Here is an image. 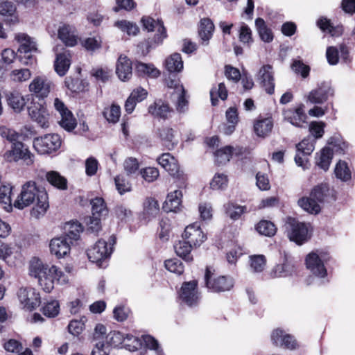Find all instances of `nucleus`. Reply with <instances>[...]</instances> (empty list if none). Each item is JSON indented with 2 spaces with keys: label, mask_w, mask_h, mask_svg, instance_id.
I'll return each instance as SVG.
<instances>
[{
  "label": "nucleus",
  "mask_w": 355,
  "mask_h": 355,
  "mask_svg": "<svg viewBox=\"0 0 355 355\" xmlns=\"http://www.w3.org/2000/svg\"><path fill=\"white\" fill-rule=\"evenodd\" d=\"M8 103L16 112L22 110L26 105L24 96L19 92H12L8 95Z\"/></svg>",
  "instance_id": "nucleus-40"
},
{
  "label": "nucleus",
  "mask_w": 355,
  "mask_h": 355,
  "mask_svg": "<svg viewBox=\"0 0 355 355\" xmlns=\"http://www.w3.org/2000/svg\"><path fill=\"white\" fill-rule=\"evenodd\" d=\"M125 334L120 331H111L105 337L107 344L110 347H117L121 345H124Z\"/></svg>",
  "instance_id": "nucleus-47"
},
{
  "label": "nucleus",
  "mask_w": 355,
  "mask_h": 355,
  "mask_svg": "<svg viewBox=\"0 0 355 355\" xmlns=\"http://www.w3.org/2000/svg\"><path fill=\"white\" fill-rule=\"evenodd\" d=\"M297 204L304 211L310 214H317L320 211V206L318 202L311 196L309 197L301 198L298 200Z\"/></svg>",
  "instance_id": "nucleus-37"
},
{
  "label": "nucleus",
  "mask_w": 355,
  "mask_h": 355,
  "mask_svg": "<svg viewBox=\"0 0 355 355\" xmlns=\"http://www.w3.org/2000/svg\"><path fill=\"white\" fill-rule=\"evenodd\" d=\"M71 245L72 243L64 236L55 237L50 241V252L58 259H61L69 253Z\"/></svg>",
  "instance_id": "nucleus-18"
},
{
  "label": "nucleus",
  "mask_w": 355,
  "mask_h": 355,
  "mask_svg": "<svg viewBox=\"0 0 355 355\" xmlns=\"http://www.w3.org/2000/svg\"><path fill=\"white\" fill-rule=\"evenodd\" d=\"M15 39L19 44L18 51L20 53H28L37 51L36 42L27 34L19 33L15 35Z\"/></svg>",
  "instance_id": "nucleus-23"
},
{
  "label": "nucleus",
  "mask_w": 355,
  "mask_h": 355,
  "mask_svg": "<svg viewBox=\"0 0 355 355\" xmlns=\"http://www.w3.org/2000/svg\"><path fill=\"white\" fill-rule=\"evenodd\" d=\"M184 239L188 241L193 247L200 246L207 239V235L202 230L198 223H193L186 227Z\"/></svg>",
  "instance_id": "nucleus-14"
},
{
  "label": "nucleus",
  "mask_w": 355,
  "mask_h": 355,
  "mask_svg": "<svg viewBox=\"0 0 355 355\" xmlns=\"http://www.w3.org/2000/svg\"><path fill=\"white\" fill-rule=\"evenodd\" d=\"M54 107L60 115V125L67 131L73 130L77 125V121L72 112L58 98L54 100Z\"/></svg>",
  "instance_id": "nucleus-12"
},
{
  "label": "nucleus",
  "mask_w": 355,
  "mask_h": 355,
  "mask_svg": "<svg viewBox=\"0 0 355 355\" xmlns=\"http://www.w3.org/2000/svg\"><path fill=\"white\" fill-rule=\"evenodd\" d=\"M116 73L122 81L129 80L132 76L131 61L125 55H120L116 67Z\"/></svg>",
  "instance_id": "nucleus-22"
},
{
  "label": "nucleus",
  "mask_w": 355,
  "mask_h": 355,
  "mask_svg": "<svg viewBox=\"0 0 355 355\" xmlns=\"http://www.w3.org/2000/svg\"><path fill=\"white\" fill-rule=\"evenodd\" d=\"M257 76L266 92L269 94H272L275 85L272 66L270 64L263 65L259 70Z\"/></svg>",
  "instance_id": "nucleus-16"
},
{
  "label": "nucleus",
  "mask_w": 355,
  "mask_h": 355,
  "mask_svg": "<svg viewBox=\"0 0 355 355\" xmlns=\"http://www.w3.org/2000/svg\"><path fill=\"white\" fill-rule=\"evenodd\" d=\"M329 259V254L325 252H311L307 254L305 261L306 268L315 276L323 278L327 275L324 263Z\"/></svg>",
  "instance_id": "nucleus-6"
},
{
  "label": "nucleus",
  "mask_w": 355,
  "mask_h": 355,
  "mask_svg": "<svg viewBox=\"0 0 355 355\" xmlns=\"http://www.w3.org/2000/svg\"><path fill=\"white\" fill-rule=\"evenodd\" d=\"M214 30V25L209 19L204 18L200 20L198 33L202 44L205 45L208 44V41L212 37Z\"/></svg>",
  "instance_id": "nucleus-32"
},
{
  "label": "nucleus",
  "mask_w": 355,
  "mask_h": 355,
  "mask_svg": "<svg viewBox=\"0 0 355 355\" xmlns=\"http://www.w3.org/2000/svg\"><path fill=\"white\" fill-rule=\"evenodd\" d=\"M193 247V246L185 239L183 241H179L174 245L175 251L177 255L182 257L187 262L193 261V257L190 254Z\"/></svg>",
  "instance_id": "nucleus-33"
},
{
  "label": "nucleus",
  "mask_w": 355,
  "mask_h": 355,
  "mask_svg": "<svg viewBox=\"0 0 355 355\" xmlns=\"http://www.w3.org/2000/svg\"><path fill=\"white\" fill-rule=\"evenodd\" d=\"M104 117L111 123H116L121 116V107L119 105L112 104L110 107H107L103 111Z\"/></svg>",
  "instance_id": "nucleus-51"
},
{
  "label": "nucleus",
  "mask_w": 355,
  "mask_h": 355,
  "mask_svg": "<svg viewBox=\"0 0 355 355\" xmlns=\"http://www.w3.org/2000/svg\"><path fill=\"white\" fill-rule=\"evenodd\" d=\"M182 193L180 190H175L168 194L164 202V209L166 211H176L182 203Z\"/></svg>",
  "instance_id": "nucleus-31"
},
{
  "label": "nucleus",
  "mask_w": 355,
  "mask_h": 355,
  "mask_svg": "<svg viewBox=\"0 0 355 355\" xmlns=\"http://www.w3.org/2000/svg\"><path fill=\"white\" fill-rule=\"evenodd\" d=\"M60 312V304L57 300H50L47 302L42 307V313L49 318H54Z\"/></svg>",
  "instance_id": "nucleus-53"
},
{
  "label": "nucleus",
  "mask_w": 355,
  "mask_h": 355,
  "mask_svg": "<svg viewBox=\"0 0 355 355\" xmlns=\"http://www.w3.org/2000/svg\"><path fill=\"white\" fill-rule=\"evenodd\" d=\"M165 67L170 73L180 72L183 69V61L181 55L173 53L165 60Z\"/></svg>",
  "instance_id": "nucleus-36"
},
{
  "label": "nucleus",
  "mask_w": 355,
  "mask_h": 355,
  "mask_svg": "<svg viewBox=\"0 0 355 355\" xmlns=\"http://www.w3.org/2000/svg\"><path fill=\"white\" fill-rule=\"evenodd\" d=\"M284 119L292 125L297 127H302L306 123V115L304 112V105H300L295 108L286 110L283 112Z\"/></svg>",
  "instance_id": "nucleus-20"
},
{
  "label": "nucleus",
  "mask_w": 355,
  "mask_h": 355,
  "mask_svg": "<svg viewBox=\"0 0 355 355\" xmlns=\"http://www.w3.org/2000/svg\"><path fill=\"white\" fill-rule=\"evenodd\" d=\"M332 94V89L328 85L322 84L309 93L307 101L312 104H322L327 101L329 96Z\"/></svg>",
  "instance_id": "nucleus-21"
},
{
  "label": "nucleus",
  "mask_w": 355,
  "mask_h": 355,
  "mask_svg": "<svg viewBox=\"0 0 355 355\" xmlns=\"http://www.w3.org/2000/svg\"><path fill=\"white\" fill-rule=\"evenodd\" d=\"M0 15L7 17L5 21L9 25L15 24L18 22L16 6L13 3L8 1V0L0 3Z\"/></svg>",
  "instance_id": "nucleus-24"
},
{
  "label": "nucleus",
  "mask_w": 355,
  "mask_h": 355,
  "mask_svg": "<svg viewBox=\"0 0 355 355\" xmlns=\"http://www.w3.org/2000/svg\"><path fill=\"white\" fill-rule=\"evenodd\" d=\"M205 281L207 288L213 292L230 291L234 286L233 279L227 276L214 277L209 268L206 269Z\"/></svg>",
  "instance_id": "nucleus-9"
},
{
  "label": "nucleus",
  "mask_w": 355,
  "mask_h": 355,
  "mask_svg": "<svg viewBox=\"0 0 355 355\" xmlns=\"http://www.w3.org/2000/svg\"><path fill=\"white\" fill-rule=\"evenodd\" d=\"M315 140L311 137L304 139L297 146V151L302 153L303 155H309L315 148Z\"/></svg>",
  "instance_id": "nucleus-49"
},
{
  "label": "nucleus",
  "mask_w": 355,
  "mask_h": 355,
  "mask_svg": "<svg viewBox=\"0 0 355 355\" xmlns=\"http://www.w3.org/2000/svg\"><path fill=\"white\" fill-rule=\"evenodd\" d=\"M61 146V139L58 135L47 134L33 140V146L40 155H48L57 151Z\"/></svg>",
  "instance_id": "nucleus-7"
},
{
  "label": "nucleus",
  "mask_w": 355,
  "mask_h": 355,
  "mask_svg": "<svg viewBox=\"0 0 355 355\" xmlns=\"http://www.w3.org/2000/svg\"><path fill=\"white\" fill-rule=\"evenodd\" d=\"M334 153L329 147L323 148L315 155V164L324 171H327L330 166Z\"/></svg>",
  "instance_id": "nucleus-28"
},
{
  "label": "nucleus",
  "mask_w": 355,
  "mask_h": 355,
  "mask_svg": "<svg viewBox=\"0 0 355 355\" xmlns=\"http://www.w3.org/2000/svg\"><path fill=\"white\" fill-rule=\"evenodd\" d=\"M141 21L145 30L148 32H157L153 39L141 42L139 45L141 53L146 55L151 49H155L157 45L162 43L163 40L166 38L167 33L163 22L161 20H155L150 17H144L141 18Z\"/></svg>",
  "instance_id": "nucleus-3"
},
{
  "label": "nucleus",
  "mask_w": 355,
  "mask_h": 355,
  "mask_svg": "<svg viewBox=\"0 0 355 355\" xmlns=\"http://www.w3.org/2000/svg\"><path fill=\"white\" fill-rule=\"evenodd\" d=\"M124 341V347L129 351H136L141 345V340L132 334H126Z\"/></svg>",
  "instance_id": "nucleus-64"
},
{
  "label": "nucleus",
  "mask_w": 355,
  "mask_h": 355,
  "mask_svg": "<svg viewBox=\"0 0 355 355\" xmlns=\"http://www.w3.org/2000/svg\"><path fill=\"white\" fill-rule=\"evenodd\" d=\"M3 157L8 162L21 160L27 166H31L34 163L35 155L25 144L18 141L11 144L10 148L6 150Z\"/></svg>",
  "instance_id": "nucleus-5"
},
{
  "label": "nucleus",
  "mask_w": 355,
  "mask_h": 355,
  "mask_svg": "<svg viewBox=\"0 0 355 355\" xmlns=\"http://www.w3.org/2000/svg\"><path fill=\"white\" fill-rule=\"evenodd\" d=\"M28 113L31 118L36 121L42 128L49 125V113L44 104L33 103L28 107Z\"/></svg>",
  "instance_id": "nucleus-19"
},
{
  "label": "nucleus",
  "mask_w": 355,
  "mask_h": 355,
  "mask_svg": "<svg viewBox=\"0 0 355 355\" xmlns=\"http://www.w3.org/2000/svg\"><path fill=\"white\" fill-rule=\"evenodd\" d=\"M47 181L53 187L60 190L67 188V181L65 178L56 171H49L46 174Z\"/></svg>",
  "instance_id": "nucleus-38"
},
{
  "label": "nucleus",
  "mask_w": 355,
  "mask_h": 355,
  "mask_svg": "<svg viewBox=\"0 0 355 355\" xmlns=\"http://www.w3.org/2000/svg\"><path fill=\"white\" fill-rule=\"evenodd\" d=\"M17 297L22 308L33 311L41 303L40 293L33 287H21L17 292Z\"/></svg>",
  "instance_id": "nucleus-10"
},
{
  "label": "nucleus",
  "mask_w": 355,
  "mask_h": 355,
  "mask_svg": "<svg viewBox=\"0 0 355 355\" xmlns=\"http://www.w3.org/2000/svg\"><path fill=\"white\" fill-rule=\"evenodd\" d=\"M148 112L153 116L166 118L171 112V109L168 104L162 101H158L149 106Z\"/></svg>",
  "instance_id": "nucleus-39"
},
{
  "label": "nucleus",
  "mask_w": 355,
  "mask_h": 355,
  "mask_svg": "<svg viewBox=\"0 0 355 355\" xmlns=\"http://www.w3.org/2000/svg\"><path fill=\"white\" fill-rule=\"evenodd\" d=\"M286 230L289 239L297 245H302L311 238V229L308 223L300 222L294 218H288Z\"/></svg>",
  "instance_id": "nucleus-4"
},
{
  "label": "nucleus",
  "mask_w": 355,
  "mask_h": 355,
  "mask_svg": "<svg viewBox=\"0 0 355 355\" xmlns=\"http://www.w3.org/2000/svg\"><path fill=\"white\" fill-rule=\"evenodd\" d=\"M114 26L128 35H137L139 31V28L136 24L126 20L117 21Z\"/></svg>",
  "instance_id": "nucleus-48"
},
{
  "label": "nucleus",
  "mask_w": 355,
  "mask_h": 355,
  "mask_svg": "<svg viewBox=\"0 0 355 355\" xmlns=\"http://www.w3.org/2000/svg\"><path fill=\"white\" fill-rule=\"evenodd\" d=\"M137 71L141 75H146L151 78H157L160 71L153 64L138 62L136 65Z\"/></svg>",
  "instance_id": "nucleus-44"
},
{
  "label": "nucleus",
  "mask_w": 355,
  "mask_h": 355,
  "mask_svg": "<svg viewBox=\"0 0 355 355\" xmlns=\"http://www.w3.org/2000/svg\"><path fill=\"white\" fill-rule=\"evenodd\" d=\"M30 275L37 279L38 284L46 293H50L55 283L65 284L69 282V277L58 267L44 263L37 258H33L29 266Z\"/></svg>",
  "instance_id": "nucleus-2"
},
{
  "label": "nucleus",
  "mask_w": 355,
  "mask_h": 355,
  "mask_svg": "<svg viewBox=\"0 0 355 355\" xmlns=\"http://www.w3.org/2000/svg\"><path fill=\"white\" fill-rule=\"evenodd\" d=\"M250 268L255 272H261L266 266V259L263 255L259 254L251 256L250 257Z\"/></svg>",
  "instance_id": "nucleus-57"
},
{
  "label": "nucleus",
  "mask_w": 355,
  "mask_h": 355,
  "mask_svg": "<svg viewBox=\"0 0 355 355\" xmlns=\"http://www.w3.org/2000/svg\"><path fill=\"white\" fill-rule=\"evenodd\" d=\"M294 272V266L285 261L282 264H277L272 269L270 276L272 278L285 277L291 275Z\"/></svg>",
  "instance_id": "nucleus-34"
},
{
  "label": "nucleus",
  "mask_w": 355,
  "mask_h": 355,
  "mask_svg": "<svg viewBox=\"0 0 355 355\" xmlns=\"http://www.w3.org/2000/svg\"><path fill=\"white\" fill-rule=\"evenodd\" d=\"M71 65V55L68 51L59 53L56 56L54 63L55 70L58 75H65Z\"/></svg>",
  "instance_id": "nucleus-27"
},
{
  "label": "nucleus",
  "mask_w": 355,
  "mask_h": 355,
  "mask_svg": "<svg viewBox=\"0 0 355 355\" xmlns=\"http://www.w3.org/2000/svg\"><path fill=\"white\" fill-rule=\"evenodd\" d=\"M0 135L2 138L6 139L9 142L13 144L18 141L20 135L15 130L9 128L6 126L0 127Z\"/></svg>",
  "instance_id": "nucleus-61"
},
{
  "label": "nucleus",
  "mask_w": 355,
  "mask_h": 355,
  "mask_svg": "<svg viewBox=\"0 0 355 355\" xmlns=\"http://www.w3.org/2000/svg\"><path fill=\"white\" fill-rule=\"evenodd\" d=\"M11 192L12 187L10 185L0 187V202L8 211L12 209Z\"/></svg>",
  "instance_id": "nucleus-46"
},
{
  "label": "nucleus",
  "mask_w": 355,
  "mask_h": 355,
  "mask_svg": "<svg viewBox=\"0 0 355 355\" xmlns=\"http://www.w3.org/2000/svg\"><path fill=\"white\" fill-rule=\"evenodd\" d=\"M325 123L322 121H312L310 123L309 129L314 140L321 138L324 135Z\"/></svg>",
  "instance_id": "nucleus-62"
},
{
  "label": "nucleus",
  "mask_w": 355,
  "mask_h": 355,
  "mask_svg": "<svg viewBox=\"0 0 355 355\" xmlns=\"http://www.w3.org/2000/svg\"><path fill=\"white\" fill-rule=\"evenodd\" d=\"M142 338L145 346L148 349L153 350L156 355L164 354L162 349L161 348L158 341L155 338L149 335H145L143 336Z\"/></svg>",
  "instance_id": "nucleus-59"
},
{
  "label": "nucleus",
  "mask_w": 355,
  "mask_h": 355,
  "mask_svg": "<svg viewBox=\"0 0 355 355\" xmlns=\"http://www.w3.org/2000/svg\"><path fill=\"white\" fill-rule=\"evenodd\" d=\"M225 210L227 214L231 219L237 220L246 211V207L233 203H228L225 205Z\"/></svg>",
  "instance_id": "nucleus-52"
},
{
  "label": "nucleus",
  "mask_w": 355,
  "mask_h": 355,
  "mask_svg": "<svg viewBox=\"0 0 355 355\" xmlns=\"http://www.w3.org/2000/svg\"><path fill=\"white\" fill-rule=\"evenodd\" d=\"M329 187L327 184L315 187L311 192V196L315 199L318 204L322 202L329 194Z\"/></svg>",
  "instance_id": "nucleus-56"
},
{
  "label": "nucleus",
  "mask_w": 355,
  "mask_h": 355,
  "mask_svg": "<svg viewBox=\"0 0 355 355\" xmlns=\"http://www.w3.org/2000/svg\"><path fill=\"white\" fill-rule=\"evenodd\" d=\"M210 97L212 105L215 106L218 103V97L222 100H225L227 97V90L223 83L218 85L217 87H213L210 91Z\"/></svg>",
  "instance_id": "nucleus-45"
},
{
  "label": "nucleus",
  "mask_w": 355,
  "mask_h": 355,
  "mask_svg": "<svg viewBox=\"0 0 355 355\" xmlns=\"http://www.w3.org/2000/svg\"><path fill=\"white\" fill-rule=\"evenodd\" d=\"M64 234L62 236L67 238V240L72 244L80 238V233L83 232V227L77 221L67 223L64 227Z\"/></svg>",
  "instance_id": "nucleus-30"
},
{
  "label": "nucleus",
  "mask_w": 355,
  "mask_h": 355,
  "mask_svg": "<svg viewBox=\"0 0 355 355\" xmlns=\"http://www.w3.org/2000/svg\"><path fill=\"white\" fill-rule=\"evenodd\" d=\"M233 148L230 146L220 148L215 153L216 162L218 164H225L228 162L232 157Z\"/></svg>",
  "instance_id": "nucleus-50"
},
{
  "label": "nucleus",
  "mask_w": 355,
  "mask_h": 355,
  "mask_svg": "<svg viewBox=\"0 0 355 355\" xmlns=\"http://www.w3.org/2000/svg\"><path fill=\"white\" fill-rule=\"evenodd\" d=\"M272 127L271 118L259 119L254 123V131L258 137H266L271 132Z\"/></svg>",
  "instance_id": "nucleus-29"
},
{
  "label": "nucleus",
  "mask_w": 355,
  "mask_h": 355,
  "mask_svg": "<svg viewBox=\"0 0 355 355\" xmlns=\"http://www.w3.org/2000/svg\"><path fill=\"white\" fill-rule=\"evenodd\" d=\"M144 211L149 216H155L159 211L157 201L153 198H147L144 202Z\"/></svg>",
  "instance_id": "nucleus-54"
},
{
  "label": "nucleus",
  "mask_w": 355,
  "mask_h": 355,
  "mask_svg": "<svg viewBox=\"0 0 355 355\" xmlns=\"http://www.w3.org/2000/svg\"><path fill=\"white\" fill-rule=\"evenodd\" d=\"M158 164L174 178L184 180L176 159L170 153H163L157 158Z\"/></svg>",
  "instance_id": "nucleus-17"
},
{
  "label": "nucleus",
  "mask_w": 355,
  "mask_h": 355,
  "mask_svg": "<svg viewBox=\"0 0 355 355\" xmlns=\"http://www.w3.org/2000/svg\"><path fill=\"white\" fill-rule=\"evenodd\" d=\"M165 83L168 88L174 89L173 95L184 92L183 85L180 84V80L175 74H169L165 79Z\"/></svg>",
  "instance_id": "nucleus-55"
},
{
  "label": "nucleus",
  "mask_w": 355,
  "mask_h": 355,
  "mask_svg": "<svg viewBox=\"0 0 355 355\" xmlns=\"http://www.w3.org/2000/svg\"><path fill=\"white\" fill-rule=\"evenodd\" d=\"M179 297L182 302L189 306H196L200 300V293L198 289V282L193 280L184 282L179 291Z\"/></svg>",
  "instance_id": "nucleus-11"
},
{
  "label": "nucleus",
  "mask_w": 355,
  "mask_h": 355,
  "mask_svg": "<svg viewBox=\"0 0 355 355\" xmlns=\"http://www.w3.org/2000/svg\"><path fill=\"white\" fill-rule=\"evenodd\" d=\"M52 87V82L46 76H36L29 85V91L36 97L44 98L50 93Z\"/></svg>",
  "instance_id": "nucleus-13"
},
{
  "label": "nucleus",
  "mask_w": 355,
  "mask_h": 355,
  "mask_svg": "<svg viewBox=\"0 0 355 355\" xmlns=\"http://www.w3.org/2000/svg\"><path fill=\"white\" fill-rule=\"evenodd\" d=\"M257 231L261 235L271 237L277 232V228L274 223L267 220H262L256 225Z\"/></svg>",
  "instance_id": "nucleus-42"
},
{
  "label": "nucleus",
  "mask_w": 355,
  "mask_h": 355,
  "mask_svg": "<svg viewBox=\"0 0 355 355\" xmlns=\"http://www.w3.org/2000/svg\"><path fill=\"white\" fill-rule=\"evenodd\" d=\"M35 206L31 211L32 216L39 218L49 207V196L45 189L38 187L34 181H28L21 187V192L14 202V207L23 209L33 203Z\"/></svg>",
  "instance_id": "nucleus-1"
},
{
  "label": "nucleus",
  "mask_w": 355,
  "mask_h": 355,
  "mask_svg": "<svg viewBox=\"0 0 355 355\" xmlns=\"http://www.w3.org/2000/svg\"><path fill=\"white\" fill-rule=\"evenodd\" d=\"M92 214L94 216L103 217L108 213L106 205L102 198H95L91 200Z\"/></svg>",
  "instance_id": "nucleus-43"
},
{
  "label": "nucleus",
  "mask_w": 355,
  "mask_h": 355,
  "mask_svg": "<svg viewBox=\"0 0 355 355\" xmlns=\"http://www.w3.org/2000/svg\"><path fill=\"white\" fill-rule=\"evenodd\" d=\"M58 35V38L67 46H74L77 44L74 28L69 25L60 26Z\"/></svg>",
  "instance_id": "nucleus-25"
},
{
  "label": "nucleus",
  "mask_w": 355,
  "mask_h": 355,
  "mask_svg": "<svg viewBox=\"0 0 355 355\" xmlns=\"http://www.w3.org/2000/svg\"><path fill=\"white\" fill-rule=\"evenodd\" d=\"M228 183L227 176L224 173H216L210 182L213 189H224Z\"/></svg>",
  "instance_id": "nucleus-60"
},
{
  "label": "nucleus",
  "mask_w": 355,
  "mask_h": 355,
  "mask_svg": "<svg viewBox=\"0 0 355 355\" xmlns=\"http://www.w3.org/2000/svg\"><path fill=\"white\" fill-rule=\"evenodd\" d=\"M255 26L261 40L265 42H270L273 40L272 31L266 26L263 19L257 18L255 20Z\"/></svg>",
  "instance_id": "nucleus-41"
},
{
  "label": "nucleus",
  "mask_w": 355,
  "mask_h": 355,
  "mask_svg": "<svg viewBox=\"0 0 355 355\" xmlns=\"http://www.w3.org/2000/svg\"><path fill=\"white\" fill-rule=\"evenodd\" d=\"M94 347L92 355H109L110 347L105 340L94 341Z\"/></svg>",
  "instance_id": "nucleus-63"
},
{
  "label": "nucleus",
  "mask_w": 355,
  "mask_h": 355,
  "mask_svg": "<svg viewBox=\"0 0 355 355\" xmlns=\"http://www.w3.org/2000/svg\"><path fill=\"white\" fill-rule=\"evenodd\" d=\"M164 266L167 270L178 275L182 274L184 272V266L182 263L178 259H171L166 260L164 262Z\"/></svg>",
  "instance_id": "nucleus-58"
},
{
  "label": "nucleus",
  "mask_w": 355,
  "mask_h": 355,
  "mask_svg": "<svg viewBox=\"0 0 355 355\" xmlns=\"http://www.w3.org/2000/svg\"><path fill=\"white\" fill-rule=\"evenodd\" d=\"M334 174L337 179L342 182H349L352 179V171L348 164L345 162L340 160L335 166Z\"/></svg>",
  "instance_id": "nucleus-35"
},
{
  "label": "nucleus",
  "mask_w": 355,
  "mask_h": 355,
  "mask_svg": "<svg viewBox=\"0 0 355 355\" xmlns=\"http://www.w3.org/2000/svg\"><path fill=\"white\" fill-rule=\"evenodd\" d=\"M110 247L105 241L98 240L91 248L87 250L89 259L94 263H99L108 258L112 252V245L115 244L116 238L112 236L110 239Z\"/></svg>",
  "instance_id": "nucleus-8"
},
{
  "label": "nucleus",
  "mask_w": 355,
  "mask_h": 355,
  "mask_svg": "<svg viewBox=\"0 0 355 355\" xmlns=\"http://www.w3.org/2000/svg\"><path fill=\"white\" fill-rule=\"evenodd\" d=\"M271 340L276 346L284 347L288 349H295L297 346V343L294 337L286 334L284 330L277 328L272 331L271 334Z\"/></svg>",
  "instance_id": "nucleus-15"
},
{
  "label": "nucleus",
  "mask_w": 355,
  "mask_h": 355,
  "mask_svg": "<svg viewBox=\"0 0 355 355\" xmlns=\"http://www.w3.org/2000/svg\"><path fill=\"white\" fill-rule=\"evenodd\" d=\"M159 137L162 144L168 149L171 150L178 144L175 130L170 127H162L158 130Z\"/></svg>",
  "instance_id": "nucleus-26"
}]
</instances>
